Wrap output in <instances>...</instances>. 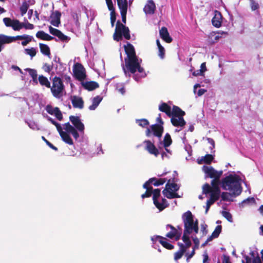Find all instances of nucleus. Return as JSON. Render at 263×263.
I'll return each instance as SVG.
<instances>
[{"label":"nucleus","mask_w":263,"mask_h":263,"mask_svg":"<svg viewBox=\"0 0 263 263\" xmlns=\"http://www.w3.org/2000/svg\"><path fill=\"white\" fill-rule=\"evenodd\" d=\"M25 70L28 72L29 75L31 77V78L37 76V71L34 69L27 68L25 69Z\"/></svg>","instance_id":"obj_51"},{"label":"nucleus","mask_w":263,"mask_h":263,"mask_svg":"<svg viewBox=\"0 0 263 263\" xmlns=\"http://www.w3.org/2000/svg\"><path fill=\"white\" fill-rule=\"evenodd\" d=\"M25 51L27 54L29 55L32 58L34 57L36 54V49L33 47L29 49H25Z\"/></svg>","instance_id":"obj_45"},{"label":"nucleus","mask_w":263,"mask_h":263,"mask_svg":"<svg viewBox=\"0 0 263 263\" xmlns=\"http://www.w3.org/2000/svg\"><path fill=\"white\" fill-rule=\"evenodd\" d=\"M168 228H170L171 230L166 234V236L171 239L174 237L176 239H179L181 236V232L177 230L173 226L170 224L166 226V229H168Z\"/></svg>","instance_id":"obj_21"},{"label":"nucleus","mask_w":263,"mask_h":263,"mask_svg":"<svg viewBox=\"0 0 263 263\" xmlns=\"http://www.w3.org/2000/svg\"><path fill=\"white\" fill-rule=\"evenodd\" d=\"M160 243L167 249L171 250L174 248L173 246L165 238L162 237V239H160Z\"/></svg>","instance_id":"obj_35"},{"label":"nucleus","mask_w":263,"mask_h":263,"mask_svg":"<svg viewBox=\"0 0 263 263\" xmlns=\"http://www.w3.org/2000/svg\"><path fill=\"white\" fill-rule=\"evenodd\" d=\"M73 72L76 79L79 81H83L86 77L85 69L81 63H77L73 65Z\"/></svg>","instance_id":"obj_11"},{"label":"nucleus","mask_w":263,"mask_h":263,"mask_svg":"<svg viewBox=\"0 0 263 263\" xmlns=\"http://www.w3.org/2000/svg\"><path fill=\"white\" fill-rule=\"evenodd\" d=\"M200 70L203 73H204V72L206 71V65L205 62L202 63L201 64Z\"/></svg>","instance_id":"obj_59"},{"label":"nucleus","mask_w":263,"mask_h":263,"mask_svg":"<svg viewBox=\"0 0 263 263\" xmlns=\"http://www.w3.org/2000/svg\"><path fill=\"white\" fill-rule=\"evenodd\" d=\"M46 118L47 119L48 121H49V122H50L53 125H55V123H57V122L55 121H54L52 118H51V117H50L49 116H47L46 117Z\"/></svg>","instance_id":"obj_62"},{"label":"nucleus","mask_w":263,"mask_h":263,"mask_svg":"<svg viewBox=\"0 0 263 263\" xmlns=\"http://www.w3.org/2000/svg\"><path fill=\"white\" fill-rule=\"evenodd\" d=\"M156 9L155 3L153 0H147L144 8L143 11L146 15H153Z\"/></svg>","instance_id":"obj_14"},{"label":"nucleus","mask_w":263,"mask_h":263,"mask_svg":"<svg viewBox=\"0 0 263 263\" xmlns=\"http://www.w3.org/2000/svg\"><path fill=\"white\" fill-rule=\"evenodd\" d=\"M28 9V4L26 2L23 3L20 7L21 14L22 16L27 12Z\"/></svg>","instance_id":"obj_44"},{"label":"nucleus","mask_w":263,"mask_h":263,"mask_svg":"<svg viewBox=\"0 0 263 263\" xmlns=\"http://www.w3.org/2000/svg\"><path fill=\"white\" fill-rule=\"evenodd\" d=\"M109 10L110 11V16H115V10L114 8L113 4L111 0H105Z\"/></svg>","instance_id":"obj_38"},{"label":"nucleus","mask_w":263,"mask_h":263,"mask_svg":"<svg viewBox=\"0 0 263 263\" xmlns=\"http://www.w3.org/2000/svg\"><path fill=\"white\" fill-rule=\"evenodd\" d=\"M136 123L142 127H146L149 125L148 121L145 119H136Z\"/></svg>","instance_id":"obj_39"},{"label":"nucleus","mask_w":263,"mask_h":263,"mask_svg":"<svg viewBox=\"0 0 263 263\" xmlns=\"http://www.w3.org/2000/svg\"><path fill=\"white\" fill-rule=\"evenodd\" d=\"M12 68L15 70H18V71L22 74L23 73L22 70L20 67H18L17 66L12 65Z\"/></svg>","instance_id":"obj_61"},{"label":"nucleus","mask_w":263,"mask_h":263,"mask_svg":"<svg viewBox=\"0 0 263 263\" xmlns=\"http://www.w3.org/2000/svg\"><path fill=\"white\" fill-rule=\"evenodd\" d=\"M222 216L226 218L229 222H233V218L231 214L227 211H222Z\"/></svg>","instance_id":"obj_46"},{"label":"nucleus","mask_w":263,"mask_h":263,"mask_svg":"<svg viewBox=\"0 0 263 263\" xmlns=\"http://www.w3.org/2000/svg\"><path fill=\"white\" fill-rule=\"evenodd\" d=\"M69 120L73 126H72L69 122H67L64 125V129L67 132L71 134L76 140H77L80 136L78 130L83 133L85 129L84 125L79 116H70Z\"/></svg>","instance_id":"obj_6"},{"label":"nucleus","mask_w":263,"mask_h":263,"mask_svg":"<svg viewBox=\"0 0 263 263\" xmlns=\"http://www.w3.org/2000/svg\"><path fill=\"white\" fill-rule=\"evenodd\" d=\"M43 69L45 72L50 73V72L53 69V65H50L47 63H45L43 66Z\"/></svg>","instance_id":"obj_50"},{"label":"nucleus","mask_w":263,"mask_h":263,"mask_svg":"<svg viewBox=\"0 0 263 263\" xmlns=\"http://www.w3.org/2000/svg\"><path fill=\"white\" fill-rule=\"evenodd\" d=\"M221 229L222 227L221 226H217L209 237H211L212 239L218 237L221 232Z\"/></svg>","instance_id":"obj_36"},{"label":"nucleus","mask_w":263,"mask_h":263,"mask_svg":"<svg viewBox=\"0 0 263 263\" xmlns=\"http://www.w3.org/2000/svg\"><path fill=\"white\" fill-rule=\"evenodd\" d=\"M51 18L52 19L50 21L51 24L54 26L58 27L61 23L60 17H51Z\"/></svg>","instance_id":"obj_47"},{"label":"nucleus","mask_w":263,"mask_h":263,"mask_svg":"<svg viewBox=\"0 0 263 263\" xmlns=\"http://www.w3.org/2000/svg\"><path fill=\"white\" fill-rule=\"evenodd\" d=\"M69 133L66 132H63L61 133L60 135L62 139L64 142L68 144L69 145H73V142L72 139L70 137V135L68 134Z\"/></svg>","instance_id":"obj_31"},{"label":"nucleus","mask_w":263,"mask_h":263,"mask_svg":"<svg viewBox=\"0 0 263 263\" xmlns=\"http://www.w3.org/2000/svg\"><path fill=\"white\" fill-rule=\"evenodd\" d=\"M145 144V149L151 154L154 155L155 156L157 157L159 154L158 149L155 146L154 143L150 140H146L143 142Z\"/></svg>","instance_id":"obj_15"},{"label":"nucleus","mask_w":263,"mask_h":263,"mask_svg":"<svg viewBox=\"0 0 263 263\" xmlns=\"http://www.w3.org/2000/svg\"><path fill=\"white\" fill-rule=\"evenodd\" d=\"M179 246V250L176 252L174 255V259L177 261L179 259L181 258L183 256V254L185 252L186 250L189 248L191 246H187L186 243H178Z\"/></svg>","instance_id":"obj_18"},{"label":"nucleus","mask_w":263,"mask_h":263,"mask_svg":"<svg viewBox=\"0 0 263 263\" xmlns=\"http://www.w3.org/2000/svg\"><path fill=\"white\" fill-rule=\"evenodd\" d=\"M206 91V90L204 89H200L198 90V96H201L202 95H203Z\"/></svg>","instance_id":"obj_63"},{"label":"nucleus","mask_w":263,"mask_h":263,"mask_svg":"<svg viewBox=\"0 0 263 263\" xmlns=\"http://www.w3.org/2000/svg\"><path fill=\"white\" fill-rule=\"evenodd\" d=\"M124 47L126 54L125 58V67L123 66L124 72L126 75L127 72L133 74L138 72L139 75L134 74L133 76L134 79L138 81L140 78H144L146 76L144 69L140 66L142 60L136 56L134 47L132 44L127 43Z\"/></svg>","instance_id":"obj_2"},{"label":"nucleus","mask_w":263,"mask_h":263,"mask_svg":"<svg viewBox=\"0 0 263 263\" xmlns=\"http://www.w3.org/2000/svg\"><path fill=\"white\" fill-rule=\"evenodd\" d=\"M166 181L165 178L157 179L152 178L147 181L143 185V188L146 190L145 193L141 195L142 198L149 197L153 194V199L155 205L160 210L162 211L167 206V201L165 199H160V190L159 189L153 190V187L149 186L153 184L158 186L163 184Z\"/></svg>","instance_id":"obj_3"},{"label":"nucleus","mask_w":263,"mask_h":263,"mask_svg":"<svg viewBox=\"0 0 263 263\" xmlns=\"http://www.w3.org/2000/svg\"><path fill=\"white\" fill-rule=\"evenodd\" d=\"M49 30L50 33L57 36L61 41H65L68 40V36L64 35L60 30L54 28L51 26L49 27Z\"/></svg>","instance_id":"obj_19"},{"label":"nucleus","mask_w":263,"mask_h":263,"mask_svg":"<svg viewBox=\"0 0 263 263\" xmlns=\"http://www.w3.org/2000/svg\"><path fill=\"white\" fill-rule=\"evenodd\" d=\"M116 90H118V91L122 95H123L125 92V89L122 85H116Z\"/></svg>","instance_id":"obj_55"},{"label":"nucleus","mask_w":263,"mask_h":263,"mask_svg":"<svg viewBox=\"0 0 263 263\" xmlns=\"http://www.w3.org/2000/svg\"><path fill=\"white\" fill-rule=\"evenodd\" d=\"M202 170L205 173V177L213 178L211 181V186L209 184H205L203 187V193L208 194L210 193L211 195L220 197V190L219 187L220 183V178L222 174V171H217L215 170L213 167L206 165H203Z\"/></svg>","instance_id":"obj_4"},{"label":"nucleus","mask_w":263,"mask_h":263,"mask_svg":"<svg viewBox=\"0 0 263 263\" xmlns=\"http://www.w3.org/2000/svg\"><path fill=\"white\" fill-rule=\"evenodd\" d=\"M255 200L253 197H249L246 199L243 200L241 203H239V206L241 208H243L246 205L252 204L255 203Z\"/></svg>","instance_id":"obj_37"},{"label":"nucleus","mask_w":263,"mask_h":263,"mask_svg":"<svg viewBox=\"0 0 263 263\" xmlns=\"http://www.w3.org/2000/svg\"><path fill=\"white\" fill-rule=\"evenodd\" d=\"M219 196L210 194V198L207 200L206 203V208L205 211V214L208 213L211 205H212L216 200H217L219 199Z\"/></svg>","instance_id":"obj_32"},{"label":"nucleus","mask_w":263,"mask_h":263,"mask_svg":"<svg viewBox=\"0 0 263 263\" xmlns=\"http://www.w3.org/2000/svg\"><path fill=\"white\" fill-rule=\"evenodd\" d=\"M209 15H213V16H222L221 13L218 10H210L208 13Z\"/></svg>","instance_id":"obj_52"},{"label":"nucleus","mask_w":263,"mask_h":263,"mask_svg":"<svg viewBox=\"0 0 263 263\" xmlns=\"http://www.w3.org/2000/svg\"><path fill=\"white\" fill-rule=\"evenodd\" d=\"M227 33L226 32H216V35L214 36V38L213 39V41H212V43H214L215 42H216L218 40H219V39H220V37H221L219 34H226Z\"/></svg>","instance_id":"obj_56"},{"label":"nucleus","mask_w":263,"mask_h":263,"mask_svg":"<svg viewBox=\"0 0 263 263\" xmlns=\"http://www.w3.org/2000/svg\"><path fill=\"white\" fill-rule=\"evenodd\" d=\"M39 82L41 86H44L47 88H49L50 87V82L46 77L41 75L39 76L38 78Z\"/></svg>","instance_id":"obj_33"},{"label":"nucleus","mask_w":263,"mask_h":263,"mask_svg":"<svg viewBox=\"0 0 263 263\" xmlns=\"http://www.w3.org/2000/svg\"><path fill=\"white\" fill-rule=\"evenodd\" d=\"M102 98L99 96L94 97L92 100V104L90 105L88 108L91 110H95L101 102Z\"/></svg>","instance_id":"obj_30"},{"label":"nucleus","mask_w":263,"mask_h":263,"mask_svg":"<svg viewBox=\"0 0 263 263\" xmlns=\"http://www.w3.org/2000/svg\"><path fill=\"white\" fill-rule=\"evenodd\" d=\"M214 157L212 155L207 154L204 157H202L200 159L198 160L199 164H202L203 163L210 164L213 160Z\"/></svg>","instance_id":"obj_34"},{"label":"nucleus","mask_w":263,"mask_h":263,"mask_svg":"<svg viewBox=\"0 0 263 263\" xmlns=\"http://www.w3.org/2000/svg\"><path fill=\"white\" fill-rule=\"evenodd\" d=\"M172 140L171 136L169 134L167 133L164 138L163 141L160 140L159 143L158 144V146L159 149L162 147H164L165 151L170 155H171V152L167 148V147L172 144Z\"/></svg>","instance_id":"obj_13"},{"label":"nucleus","mask_w":263,"mask_h":263,"mask_svg":"<svg viewBox=\"0 0 263 263\" xmlns=\"http://www.w3.org/2000/svg\"><path fill=\"white\" fill-rule=\"evenodd\" d=\"M13 38H14V41H16L17 40H26L27 41H28V43L30 42H31V40H32V36H29V35H17L16 36H13Z\"/></svg>","instance_id":"obj_42"},{"label":"nucleus","mask_w":263,"mask_h":263,"mask_svg":"<svg viewBox=\"0 0 263 263\" xmlns=\"http://www.w3.org/2000/svg\"><path fill=\"white\" fill-rule=\"evenodd\" d=\"M185 112L177 106H174L172 110L171 122L175 126L183 127L186 123L183 118Z\"/></svg>","instance_id":"obj_8"},{"label":"nucleus","mask_w":263,"mask_h":263,"mask_svg":"<svg viewBox=\"0 0 263 263\" xmlns=\"http://www.w3.org/2000/svg\"><path fill=\"white\" fill-rule=\"evenodd\" d=\"M123 38L128 40L130 39L129 28L118 21L116 23V41L121 40Z\"/></svg>","instance_id":"obj_9"},{"label":"nucleus","mask_w":263,"mask_h":263,"mask_svg":"<svg viewBox=\"0 0 263 263\" xmlns=\"http://www.w3.org/2000/svg\"><path fill=\"white\" fill-rule=\"evenodd\" d=\"M46 110L48 114L54 115L58 120L61 121L63 119L62 114L58 107L53 108L51 105H48L46 107Z\"/></svg>","instance_id":"obj_17"},{"label":"nucleus","mask_w":263,"mask_h":263,"mask_svg":"<svg viewBox=\"0 0 263 263\" xmlns=\"http://www.w3.org/2000/svg\"><path fill=\"white\" fill-rule=\"evenodd\" d=\"M232 197H235L232 194H231V193H228V192H222L221 195V197L222 198V200L223 201H231L230 198Z\"/></svg>","instance_id":"obj_41"},{"label":"nucleus","mask_w":263,"mask_h":263,"mask_svg":"<svg viewBox=\"0 0 263 263\" xmlns=\"http://www.w3.org/2000/svg\"><path fill=\"white\" fill-rule=\"evenodd\" d=\"M52 86L50 85V90L53 96L56 98L60 99L63 96V92L65 90V86L62 79L59 77L55 76L51 80Z\"/></svg>","instance_id":"obj_7"},{"label":"nucleus","mask_w":263,"mask_h":263,"mask_svg":"<svg viewBox=\"0 0 263 263\" xmlns=\"http://www.w3.org/2000/svg\"><path fill=\"white\" fill-rule=\"evenodd\" d=\"M159 109L165 112L168 117L172 116V109L170 106L165 103H162L159 106Z\"/></svg>","instance_id":"obj_27"},{"label":"nucleus","mask_w":263,"mask_h":263,"mask_svg":"<svg viewBox=\"0 0 263 263\" xmlns=\"http://www.w3.org/2000/svg\"><path fill=\"white\" fill-rule=\"evenodd\" d=\"M180 186L175 183H170V180L167 182L165 189L162 193L165 197L169 199L180 198L181 196L174 193L179 189Z\"/></svg>","instance_id":"obj_10"},{"label":"nucleus","mask_w":263,"mask_h":263,"mask_svg":"<svg viewBox=\"0 0 263 263\" xmlns=\"http://www.w3.org/2000/svg\"><path fill=\"white\" fill-rule=\"evenodd\" d=\"M54 125L55 126L57 129L60 135L61 134V133H63L64 132L62 130V128L61 125L59 123L57 122Z\"/></svg>","instance_id":"obj_57"},{"label":"nucleus","mask_w":263,"mask_h":263,"mask_svg":"<svg viewBox=\"0 0 263 263\" xmlns=\"http://www.w3.org/2000/svg\"><path fill=\"white\" fill-rule=\"evenodd\" d=\"M3 22L7 27H11L14 30H20V21L17 20H11L10 17H4Z\"/></svg>","instance_id":"obj_16"},{"label":"nucleus","mask_w":263,"mask_h":263,"mask_svg":"<svg viewBox=\"0 0 263 263\" xmlns=\"http://www.w3.org/2000/svg\"><path fill=\"white\" fill-rule=\"evenodd\" d=\"M13 36H9L4 34H0V52L2 50L3 45L14 42Z\"/></svg>","instance_id":"obj_24"},{"label":"nucleus","mask_w":263,"mask_h":263,"mask_svg":"<svg viewBox=\"0 0 263 263\" xmlns=\"http://www.w3.org/2000/svg\"><path fill=\"white\" fill-rule=\"evenodd\" d=\"M120 11L121 16H126L128 7L127 0H116Z\"/></svg>","instance_id":"obj_20"},{"label":"nucleus","mask_w":263,"mask_h":263,"mask_svg":"<svg viewBox=\"0 0 263 263\" xmlns=\"http://www.w3.org/2000/svg\"><path fill=\"white\" fill-rule=\"evenodd\" d=\"M163 132V126L161 125L155 124L151 126V129L147 128L146 130V135L147 137H149L151 136L152 132H153V135L157 137L160 140Z\"/></svg>","instance_id":"obj_12"},{"label":"nucleus","mask_w":263,"mask_h":263,"mask_svg":"<svg viewBox=\"0 0 263 263\" xmlns=\"http://www.w3.org/2000/svg\"><path fill=\"white\" fill-rule=\"evenodd\" d=\"M161 236L158 235H155L151 237V240L153 243V247L155 249H157L156 245H155L157 241H158L160 242V239H162Z\"/></svg>","instance_id":"obj_48"},{"label":"nucleus","mask_w":263,"mask_h":263,"mask_svg":"<svg viewBox=\"0 0 263 263\" xmlns=\"http://www.w3.org/2000/svg\"><path fill=\"white\" fill-rule=\"evenodd\" d=\"M221 187L229 191L234 196L239 195L242 192L241 179L236 175L230 174L221 180Z\"/></svg>","instance_id":"obj_5"},{"label":"nucleus","mask_w":263,"mask_h":263,"mask_svg":"<svg viewBox=\"0 0 263 263\" xmlns=\"http://www.w3.org/2000/svg\"><path fill=\"white\" fill-rule=\"evenodd\" d=\"M159 33L161 37L167 43H171L172 41V39L170 36L169 33L166 27H162L159 31Z\"/></svg>","instance_id":"obj_25"},{"label":"nucleus","mask_w":263,"mask_h":263,"mask_svg":"<svg viewBox=\"0 0 263 263\" xmlns=\"http://www.w3.org/2000/svg\"><path fill=\"white\" fill-rule=\"evenodd\" d=\"M182 219L184 224L183 234L182 237L183 242L186 243L187 246H191L192 245L191 238H192L194 243L195 244V248H199L200 241L197 236L199 231L198 220L194 219L190 211H187L182 214Z\"/></svg>","instance_id":"obj_1"},{"label":"nucleus","mask_w":263,"mask_h":263,"mask_svg":"<svg viewBox=\"0 0 263 263\" xmlns=\"http://www.w3.org/2000/svg\"><path fill=\"white\" fill-rule=\"evenodd\" d=\"M222 17H213L212 23L214 26L219 28L221 26Z\"/></svg>","instance_id":"obj_40"},{"label":"nucleus","mask_w":263,"mask_h":263,"mask_svg":"<svg viewBox=\"0 0 263 263\" xmlns=\"http://www.w3.org/2000/svg\"><path fill=\"white\" fill-rule=\"evenodd\" d=\"M253 263H261V261L259 257H256L253 259Z\"/></svg>","instance_id":"obj_64"},{"label":"nucleus","mask_w":263,"mask_h":263,"mask_svg":"<svg viewBox=\"0 0 263 263\" xmlns=\"http://www.w3.org/2000/svg\"><path fill=\"white\" fill-rule=\"evenodd\" d=\"M203 74V73L200 69L197 70L193 73V75L194 76H202Z\"/></svg>","instance_id":"obj_60"},{"label":"nucleus","mask_w":263,"mask_h":263,"mask_svg":"<svg viewBox=\"0 0 263 263\" xmlns=\"http://www.w3.org/2000/svg\"><path fill=\"white\" fill-rule=\"evenodd\" d=\"M39 47H40V51L43 54H44L49 58L50 57V55H51L50 49L49 47L47 45L43 44V43H40Z\"/></svg>","instance_id":"obj_28"},{"label":"nucleus","mask_w":263,"mask_h":263,"mask_svg":"<svg viewBox=\"0 0 263 263\" xmlns=\"http://www.w3.org/2000/svg\"><path fill=\"white\" fill-rule=\"evenodd\" d=\"M207 140L212 146L211 147H210V148L211 149H213L215 147V142L213 139H212V138H207Z\"/></svg>","instance_id":"obj_58"},{"label":"nucleus","mask_w":263,"mask_h":263,"mask_svg":"<svg viewBox=\"0 0 263 263\" xmlns=\"http://www.w3.org/2000/svg\"><path fill=\"white\" fill-rule=\"evenodd\" d=\"M159 49V54L158 55L160 57V58L162 59H163L165 55V49L164 47H160V48H158Z\"/></svg>","instance_id":"obj_54"},{"label":"nucleus","mask_w":263,"mask_h":263,"mask_svg":"<svg viewBox=\"0 0 263 263\" xmlns=\"http://www.w3.org/2000/svg\"><path fill=\"white\" fill-rule=\"evenodd\" d=\"M20 26L21 27V29L22 28H25L26 29H33L34 28V25L32 24L29 23V22H24L20 23Z\"/></svg>","instance_id":"obj_43"},{"label":"nucleus","mask_w":263,"mask_h":263,"mask_svg":"<svg viewBox=\"0 0 263 263\" xmlns=\"http://www.w3.org/2000/svg\"><path fill=\"white\" fill-rule=\"evenodd\" d=\"M251 2V8L252 10L255 11L259 8V5L257 3L255 2L254 0H250Z\"/></svg>","instance_id":"obj_53"},{"label":"nucleus","mask_w":263,"mask_h":263,"mask_svg":"<svg viewBox=\"0 0 263 263\" xmlns=\"http://www.w3.org/2000/svg\"><path fill=\"white\" fill-rule=\"evenodd\" d=\"M42 140L46 143V144L49 146L54 151H58V148L54 146L51 143L48 141L44 136L42 137Z\"/></svg>","instance_id":"obj_49"},{"label":"nucleus","mask_w":263,"mask_h":263,"mask_svg":"<svg viewBox=\"0 0 263 263\" xmlns=\"http://www.w3.org/2000/svg\"><path fill=\"white\" fill-rule=\"evenodd\" d=\"M71 101L74 108L82 109L84 107V101L81 97L77 96L71 97Z\"/></svg>","instance_id":"obj_22"},{"label":"nucleus","mask_w":263,"mask_h":263,"mask_svg":"<svg viewBox=\"0 0 263 263\" xmlns=\"http://www.w3.org/2000/svg\"><path fill=\"white\" fill-rule=\"evenodd\" d=\"M36 37L40 40L44 41H51L52 40H54L55 41H57V39L54 37H53L48 33L45 32L44 31H39L36 33Z\"/></svg>","instance_id":"obj_23"},{"label":"nucleus","mask_w":263,"mask_h":263,"mask_svg":"<svg viewBox=\"0 0 263 263\" xmlns=\"http://www.w3.org/2000/svg\"><path fill=\"white\" fill-rule=\"evenodd\" d=\"M83 87L88 91H92L99 87V84L95 81H88L82 83Z\"/></svg>","instance_id":"obj_26"},{"label":"nucleus","mask_w":263,"mask_h":263,"mask_svg":"<svg viewBox=\"0 0 263 263\" xmlns=\"http://www.w3.org/2000/svg\"><path fill=\"white\" fill-rule=\"evenodd\" d=\"M207 228L208 226L205 222H203L200 224V230L199 232L198 231V233L197 234L199 236V237H198L199 240L207 235L208 233Z\"/></svg>","instance_id":"obj_29"}]
</instances>
